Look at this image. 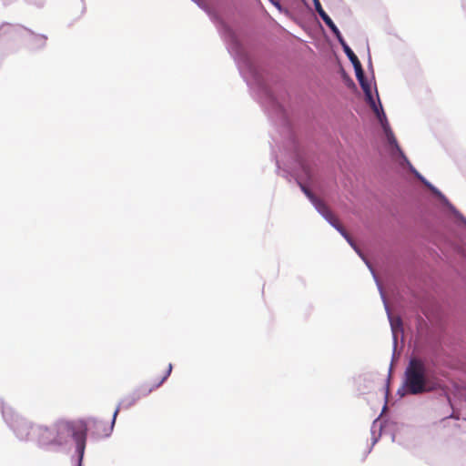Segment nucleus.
<instances>
[{
  "label": "nucleus",
  "instance_id": "f257e3e1",
  "mask_svg": "<svg viewBox=\"0 0 466 466\" xmlns=\"http://www.w3.org/2000/svg\"><path fill=\"white\" fill-rule=\"evenodd\" d=\"M220 34L224 38L227 48L230 55L233 56L239 73L246 81L247 85L251 88L253 92L256 93L260 103L268 110L270 116L279 121L285 129L287 136L286 145L283 146L285 154H289L290 157L295 161V168L292 171L289 170V167L281 168L279 157L276 155V165L279 170V174L284 177H288L289 175H290L296 179L301 191L306 195L315 209L326 219V221L330 226H332L338 232H339V234L347 240V242L366 263L377 283L381 299L383 300L392 331L395 349L397 344V333L402 332L401 319L399 317L394 318L392 316L386 301L382 287L380 284L375 271L373 270L370 262L365 258L364 255L356 246L350 236L339 223V220L335 218L326 203L316 195H314L309 188V187L313 186L315 182L312 166L299 153L295 137L288 120L287 113L282 105L279 102L277 97L270 90L263 69L250 56L246 46L240 41L237 33L230 26L226 24H222Z\"/></svg>",
  "mask_w": 466,
  "mask_h": 466
},
{
  "label": "nucleus",
  "instance_id": "f03ea898",
  "mask_svg": "<svg viewBox=\"0 0 466 466\" xmlns=\"http://www.w3.org/2000/svg\"><path fill=\"white\" fill-rule=\"evenodd\" d=\"M441 387L435 369L430 360L411 357L405 369L402 387L397 394L404 397L405 394L417 395L431 392Z\"/></svg>",
  "mask_w": 466,
  "mask_h": 466
},
{
  "label": "nucleus",
  "instance_id": "7ed1b4c3",
  "mask_svg": "<svg viewBox=\"0 0 466 466\" xmlns=\"http://www.w3.org/2000/svg\"><path fill=\"white\" fill-rule=\"evenodd\" d=\"M376 96H377V102L372 103L370 105V107L373 111L374 115L376 116L381 129L383 131L385 141H386V147L387 150L389 151L390 157L393 160H395L400 167H408L410 173L414 175L416 178H418L428 189L431 190V192L435 197H440L441 199L446 200L445 196L436 187H434L431 182H429L420 173H419L415 167L410 164L407 157L405 156L404 152L400 148V147L398 144V141L394 136L393 131L391 130V127L390 126V123L388 121L387 116L384 112V109L382 107L381 102L379 97V94L377 89L375 88Z\"/></svg>",
  "mask_w": 466,
  "mask_h": 466
},
{
  "label": "nucleus",
  "instance_id": "20e7f679",
  "mask_svg": "<svg viewBox=\"0 0 466 466\" xmlns=\"http://www.w3.org/2000/svg\"><path fill=\"white\" fill-rule=\"evenodd\" d=\"M53 431L54 439L43 440L45 443L62 445L72 437L76 443L77 450L83 453L87 431L86 421H60L55 425Z\"/></svg>",
  "mask_w": 466,
  "mask_h": 466
},
{
  "label": "nucleus",
  "instance_id": "39448f33",
  "mask_svg": "<svg viewBox=\"0 0 466 466\" xmlns=\"http://www.w3.org/2000/svg\"><path fill=\"white\" fill-rule=\"evenodd\" d=\"M119 406L116 409L114 414H113V420L110 426H106L101 420H98L96 419H92L88 420V422H86L88 429H94V433L98 437L103 436H108L110 432L113 430V426L116 420V418L119 412Z\"/></svg>",
  "mask_w": 466,
  "mask_h": 466
},
{
  "label": "nucleus",
  "instance_id": "423d86ee",
  "mask_svg": "<svg viewBox=\"0 0 466 466\" xmlns=\"http://www.w3.org/2000/svg\"><path fill=\"white\" fill-rule=\"evenodd\" d=\"M313 4H314L315 9H316V12L321 17V19L326 24V25L329 28H331L333 25H335V24L332 21V19L329 16V15L322 8L319 0H313Z\"/></svg>",
  "mask_w": 466,
  "mask_h": 466
},
{
  "label": "nucleus",
  "instance_id": "0eeeda50",
  "mask_svg": "<svg viewBox=\"0 0 466 466\" xmlns=\"http://www.w3.org/2000/svg\"><path fill=\"white\" fill-rule=\"evenodd\" d=\"M171 371L172 364L169 363L166 370L163 371L162 375L154 380L153 387L148 390V392L152 391L153 389H157L159 386H161L164 383V381L169 377Z\"/></svg>",
  "mask_w": 466,
  "mask_h": 466
},
{
  "label": "nucleus",
  "instance_id": "6e6552de",
  "mask_svg": "<svg viewBox=\"0 0 466 466\" xmlns=\"http://www.w3.org/2000/svg\"><path fill=\"white\" fill-rule=\"evenodd\" d=\"M360 87L364 92L365 100L369 106L371 105L372 103L377 102V98L375 99V97L372 95L371 86L370 83H365L362 86H360Z\"/></svg>",
  "mask_w": 466,
  "mask_h": 466
},
{
  "label": "nucleus",
  "instance_id": "1a4fd4ad",
  "mask_svg": "<svg viewBox=\"0 0 466 466\" xmlns=\"http://www.w3.org/2000/svg\"><path fill=\"white\" fill-rule=\"evenodd\" d=\"M37 431H38L39 441L42 444H46L43 441V440L54 439V437H55L53 428L52 429H48V428H42V427H40V428L37 429Z\"/></svg>",
  "mask_w": 466,
  "mask_h": 466
},
{
  "label": "nucleus",
  "instance_id": "9d476101",
  "mask_svg": "<svg viewBox=\"0 0 466 466\" xmlns=\"http://www.w3.org/2000/svg\"><path fill=\"white\" fill-rule=\"evenodd\" d=\"M342 49L352 65L356 64L357 62H360L357 56L354 54V52L351 50L349 45H345L344 46H342Z\"/></svg>",
  "mask_w": 466,
  "mask_h": 466
},
{
  "label": "nucleus",
  "instance_id": "9b49d317",
  "mask_svg": "<svg viewBox=\"0 0 466 466\" xmlns=\"http://www.w3.org/2000/svg\"><path fill=\"white\" fill-rule=\"evenodd\" d=\"M440 201L445 205L451 211L453 212V214H455L458 218H460L465 224H466V219L456 210V208L450 203V201L448 199H446L447 201L441 199L440 197H437ZM445 198H447L445 197Z\"/></svg>",
  "mask_w": 466,
  "mask_h": 466
},
{
  "label": "nucleus",
  "instance_id": "f8f14e48",
  "mask_svg": "<svg viewBox=\"0 0 466 466\" xmlns=\"http://www.w3.org/2000/svg\"><path fill=\"white\" fill-rule=\"evenodd\" d=\"M331 30V32L334 34V35L336 36L337 40L339 41V43L340 44L341 47L344 46L345 45H348L346 43V41L344 40L340 31L339 30V28L337 27V25H333L331 28H329Z\"/></svg>",
  "mask_w": 466,
  "mask_h": 466
},
{
  "label": "nucleus",
  "instance_id": "ddd939ff",
  "mask_svg": "<svg viewBox=\"0 0 466 466\" xmlns=\"http://www.w3.org/2000/svg\"><path fill=\"white\" fill-rule=\"evenodd\" d=\"M331 30V32L334 34V35L336 36L337 40L339 41V43L340 44L341 47L344 46L345 45H348L346 43V41L344 40L340 31L339 30V28L337 27V25H333L331 28H329Z\"/></svg>",
  "mask_w": 466,
  "mask_h": 466
},
{
  "label": "nucleus",
  "instance_id": "4468645a",
  "mask_svg": "<svg viewBox=\"0 0 466 466\" xmlns=\"http://www.w3.org/2000/svg\"><path fill=\"white\" fill-rule=\"evenodd\" d=\"M379 428V430H380V425H378V421L377 420L373 421L372 423V427H371V434H372V446L376 444V442L378 441L380 436V433H379L378 436L375 435V429L376 428Z\"/></svg>",
  "mask_w": 466,
  "mask_h": 466
},
{
  "label": "nucleus",
  "instance_id": "2eb2a0df",
  "mask_svg": "<svg viewBox=\"0 0 466 466\" xmlns=\"http://www.w3.org/2000/svg\"><path fill=\"white\" fill-rule=\"evenodd\" d=\"M352 66L354 67L355 75H356L357 78L365 75L360 62H357L356 64H353Z\"/></svg>",
  "mask_w": 466,
  "mask_h": 466
},
{
  "label": "nucleus",
  "instance_id": "dca6fc26",
  "mask_svg": "<svg viewBox=\"0 0 466 466\" xmlns=\"http://www.w3.org/2000/svg\"><path fill=\"white\" fill-rule=\"evenodd\" d=\"M359 83H360V86H362L363 84L365 83H369V81L367 80L365 75L362 76H360L359 78H357Z\"/></svg>",
  "mask_w": 466,
  "mask_h": 466
},
{
  "label": "nucleus",
  "instance_id": "f3484780",
  "mask_svg": "<svg viewBox=\"0 0 466 466\" xmlns=\"http://www.w3.org/2000/svg\"><path fill=\"white\" fill-rule=\"evenodd\" d=\"M359 83H360V86H362L363 84L365 83H369V81L367 80L365 75L362 76H360L359 78H357Z\"/></svg>",
  "mask_w": 466,
  "mask_h": 466
},
{
  "label": "nucleus",
  "instance_id": "a211bd4d",
  "mask_svg": "<svg viewBox=\"0 0 466 466\" xmlns=\"http://www.w3.org/2000/svg\"><path fill=\"white\" fill-rule=\"evenodd\" d=\"M270 2L278 8V9H281V5L278 2V1H274V0H270Z\"/></svg>",
  "mask_w": 466,
  "mask_h": 466
},
{
  "label": "nucleus",
  "instance_id": "6ab92c4d",
  "mask_svg": "<svg viewBox=\"0 0 466 466\" xmlns=\"http://www.w3.org/2000/svg\"><path fill=\"white\" fill-rule=\"evenodd\" d=\"M134 402H135V400H132L128 403V406L132 405Z\"/></svg>",
  "mask_w": 466,
  "mask_h": 466
}]
</instances>
